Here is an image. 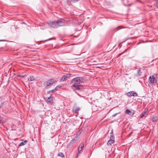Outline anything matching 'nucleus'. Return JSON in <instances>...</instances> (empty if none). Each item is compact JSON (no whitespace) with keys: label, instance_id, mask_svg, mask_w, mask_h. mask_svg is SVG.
Here are the masks:
<instances>
[{"label":"nucleus","instance_id":"1","mask_svg":"<svg viewBox=\"0 0 158 158\" xmlns=\"http://www.w3.org/2000/svg\"><path fill=\"white\" fill-rule=\"evenodd\" d=\"M84 79L82 77H77L73 79L72 80V82L74 84L72 85V87L74 90H81L83 89V86L80 85V84L83 82Z\"/></svg>","mask_w":158,"mask_h":158},{"label":"nucleus","instance_id":"2","mask_svg":"<svg viewBox=\"0 0 158 158\" xmlns=\"http://www.w3.org/2000/svg\"><path fill=\"white\" fill-rule=\"evenodd\" d=\"M49 25L52 27H56L62 26L64 25V23L60 20H58L53 22H50L48 23Z\"/></svg>","mask_w":158,"mask_h":158},{"label":"nucleus","instance_id":"3","mask_svg":"<svg viewBox=\"0 0 158 158\" xmlns=\"http://www.w3.org/2000/svg\"><path fill=\"white\" fill-rule=\"evenodd\" d=\"M127 95L129 97L132 96L137 97L138 96V94L134 91H131L126 93Z\"/></svg>","mask_w":158,"mask_h":158},{"label":"nucleus","instance_id":"4","mask_svg":"<svg viewBox=\"0 0 158 158\" xmlns=\"http://www.w3.org/2000/svg\"><path fill=\"white\" fill-rule=\"evenodd\" d=\"M142 72L141 71V68H139L137 71V73L134 75L135 78H142Z\"/></svg>","mask_w":158,"mask_h":158},{"label":"nucleus","instance_id":"5","mask_svg":"<svg viewBox=\"0 0 158 158\" xmlns=\"http://www.w3.org/2000/svg\"><path fill=\"white\" fill-rule=\"evenodd\" d=\"M54 81V80L53 79H50L46 81L44 83V85H45V86L47 88L48 86L52 85Z\"/></svg>","mask_w":158,"mask_h":158},{"label":"nucleus","instance_id":"6","mask_svg":"<svg viewBox=\"0 0 158 158\" xmlns=\"http://www.w3.org/2000/svg\"><path fill=\"white\" fill-rule=\"evenodd\" d=\"M71 75V74L70 73L66 74L62 77V78L61 79V81H64L67 80L70 77Z\"/></svg>","mask_w":158,"mask_h":158},{"label":"nucleus","instance_id":"7","mask_svg":"<svg viewBox=\"0 0 158 158\" xmlns=\"http://www.w3.org/2000/svg\"><path fill=\"white\" fill-rule=\"evenodd\" d=\"M84 147V144L83 143H82L80 145L78 149L77 157L79 156V155L81 151H82Z\"/></svg>","mask_w":158,"mask_h":158},{"label":"nucleus","instance_id":"8","mask_svg":"<svg viewBox=\"0 0 158 158\" xmlns=\"http://www.w3.org/2000/svg\"><path fill=\"white\" fill-rule=\"evenodd\" d=\"M149 79L151 83H155L157 82V80H156L155 77L153 75L150 76L149 77Z\"/></svg>","mask_w":158,"mask_h":158},{"label":"nucleus","instance_id":"9","mask_svg":"<svg viewBox=\"0 0 158 158\" xmlns=\"http://www.w3.org/2000/svg\"><path fill=\"white\" fill-rule=\"evenodd\" d=\"M78 139V137L77 136H75L71 140V141L69 143V145L70 146L73 144L75 143Z\"/></svg>","mask_w":158,"mask_h":158},{"label":"nucleus","instance_id":"10","mask_svg":"<svg viewBox=\"0 0 158 158\" xmlns=\"http://www.w3.org/2000/svg\"><path fill=\"white\" fill-rule=\"evenodd\" d=\"M73 110L74 113L78 114L79 111L80 110V109L79 107H73Z\"/></svg>","mask_w":158,"mask_h":158},{"label":"nucleus","instance_id":"11","mask_svg":"<svg viewBox=\"0 0 158 158\" xmlns=\"http://www.w3.org/2000/svg\"><path fill=\"white\" fill-rule=\"evenodd\" d=\"M48 102L50 103L51 104H53V101L52 98V97L51 96V95L47 99Z\"/></svg>","mask_w":158,"mask_h":158},{"label":"nucleus","instance_id":"12","mask_svg":"<svg viewBox=\"0 0 158 158\" xmlns=\"http://www.w3.org/2000/svg\"><path fill=\"white\" fill-rule=\"evenodd\" d=\"M114 142V139H112L110 138V139L108 141L107 143L108 145H111L112 143H113Z\"/></svg>","mask_w":158,"mask_h":158},{"label":"nucleus","instance_id":"13","mask_svg":"<svg viewBox=\"0 0 158 158\" xmlns=\"http://www.w3.org/2000/svg\"><path fill=\"white\" fill-rule=\"evenodd\" d=\"M126 113L130 115H132L134 114V113H132L128 109L126 110Z\"/></svg>","mask_w":158,"mask_h":158},{"label":"nucleus","instance_id":"14","mask_svg":"<svg viewBox=\"0 0 158 158\" xmlns=\"http://www.w3.org/2000/svg\"><path fill=\"white\" fill-rule=\"evenodd\" d=\"M27 140H25L23 142H21V143H20L19 146H23L24 145H25L26 143L27 142Z\"/></svg>","mask_w":158,"mask_h":158},{"label":"nucleus","instance_id":"15","mask_svg":"<svg viewBox=\"0 0 158 158\" xmlns=\"http://www.w3.org/2000/svg\"><path fill=\"white\" fill-rule=\"evenodd\" d=\"M157 117H153L152 119V121L153 122H155L157 121Z\"/></svg>","mask_w":158,"mask_h":158},{"label":"nucleus","instance_id":"16","mask_svg":"<svg viewBox=\"0 0 158 158\" xmlns=\"http://www.w3.org/2000/svg\"><path fill=\"white\" fill-rule=\"evenodd\" d=\"M58 156H59L62 157H64V154H63V153L62 152H60L58 154Z\"/></svg>","mask_w":158,"mask_h":158},{"label":"nucleus","instance_id":"17","mask_svg":"<svg viewBox=\"0 0 158 158\" xmlns=\"http://www.w3.org/2000/svg\"><path fill=\"white\" fill-rule=\"evenodd\" d=\"M110 138L112 139H114V135L113 133H110Z\"/></svg>","mask_w":158,"mask_h":158},{"label":"nucleus","instance_id":"18","mask_svg":"<svg viewBox=\"0 0 158 158\" xmlns=\"http://www.w3.org/2000/svg\"><path fill=\"white\" fill-rule=\"evenodd\" d=\"M73 2V0H68L67 3L69 4H70L71 3Z\"/></svg>","mask_w":158,"mask_h":158},{"label":"nucleus","instance_id":"19","mask_svg":"<svg viewBox=\"0 0 158 158\" xmlns=\"http://www.w3.org/2000/svg\"><path fill=\"white\" fill-rule=\"evenodd\" d=\"M146 114V112H144L143 114H142L140 118H142Z\"/></svg>","mask_w":158,"mask_h":158},{"label":"nucleus","instance_id":"20","mask_svg":"<svg viewBox=\"0 0 158 158\" xmlns=\"http://www.w3.org/2000/svg\"><path fill=\"white\" fill-rule=\"evenodd\" d=\"M30 80L31 81H32L34 80L35 78L33 76H31L30 77Z\"/></svg>","mask_w":158,"mask_h":158},{"label":"nucleus","instance_id":"21","mask_svg":"<svg viewBox=\"0 0 158 158\" xmlns=\"http://www.w3.org/2000/svg\"><path fill=\"white\" fill-rule=\"evenodd\" d=\"M54 91V90L53 89L52 90H51L48 91L47 92V94H49L51 93L52 92Z\"/></svg>","mask_w":158,"mask_h":158},{"label":"nucleus","instance_id":"22","mask_svg":"<svg viewBox=\"0 0 158 158\" xmlns=\"http://www.w3.org/2000/svg\"><path fill=\"white\" fill-rule=\"evenodd\" d=\"M2 118L0 116V124L2 123Z\"/></svg>","mask_w":158,"mask_h":158},{"label":"nucleus","instance_id":"23","mask_svg":"<svg viewBox=\"0 0 158 158\" xmlns=\"http://www.w3.org/2000/svg\"><path fill=\"white\" fill-rule=\"evenodd\" d=\"M58 87H59V85L57 86L54 89H53L54 90V91H56L57 90Z\"/></svg>","mask_w":158,"mask_h":158},{"label":"nucleus","instance_id":"24","mask_svg":"<svg viewBox=\"0 0 158 158\" xmlns=\"http://www.w3.org/2000/svg\"><path fill=\"white\" fill-rule=\"evenodd\" d=\"M4 47H1L0 48V52H1V51H2L3 50Z\"/></svg>","mask_w":158,"mask_h":158},{"label":"nucleus","instance_id":"25","mask_svg":"<svg viewBox=\"0 0 158 158\" xmlns=\"http://www.w3.org/2000/svg\"><path fill=\"white\" fill-rule=\"evenodd\" d=\"M118 114V113H115V114H113V115H112V116H113V117H115V116H116V115Z\"/></svg>","mask_w":158,"mask_h":158},{"label":"nucleus","instance_id":"26","mask_svg":"<svg viewBox=\"0 0 158 158\" xmlns=\"http://www.w3.org/2000/svg\"><path fill=\"white\" fill-rule=\"evenodd\" d=\"M19 76L21 77H24V76L22 75H19Z\"/></svg>","mask_w":158,"mask_h":158},{"label":"nucleus","instance_id":"27","mask_svg":"<svg viewBox=\"0 0 158 158\" xmlns=\"http://www.w3.org/2000/svg\"><path fill=\"white\" fill-rule=\"evenodd\" d=\"M156 6L158 8V2H157L156 4Z\"/></svg>","mask_w":158,"mask_h":158},{"label":"nucleus","instance_id":"28","mask_svg":"<svg viewBox=\"0 0 158 158\" xmlns=\"http://www.w3.org/2000/svg\"><path fill=\"white\" fill-rule=\"evenodd\" d=\"M52 39V38L49 39L48 40H45L44 41H47L49 40H50V39Z\"/></svg>","mask_w":158,"mask_h":158},{"label":"nucleus","instance_id":"29","mask_svg":"<svg viewBox=\"0 0 158 158\" xmlns=\"http://www.w3.org/2000/svg\"><path fill=\"white\" fill-rule=\"evenodd\" d=\"M5 41V40H0V41Z\"/></svg>","mask_w":158,"mask_h":158},{"label":"nucleus","instance_id":"30","mask_svg":"<svg viewBox=\"0 0 158 158\" xmlns=\"http://www.w3.org/2000/svg\"><path fill=\"white\" fill-rule=\"evenodd\" d=\"M60 88V86L59 85V87H58L57 88Z\"/></svg>","mask_w":158,"mask_h":158},{"label":"nucleus","instance_id":"31","mask_svg":"<svg viewBox=\"0 0 158 158\" xmlns=\"http://www.w3.org/2000/svg\"><path fill=\"white\" fill-rule=\"evenodd\" d=\"M113 133V130L111 131V133Z\"/></svg>","mask_w":158,"mask_h":158},{"label":"nucleus","instance_id":"32","mask_svg":"<svg viewBox=\"0 0 158 158\" xmlns=\"http://www.w3.org/2000/svg\"><path fill=\"white\" fill-rule=\"evenodd\" d=\"M124 28V27H121L120 29H121V28Z\"/></svg>","mask_w":158,"mask_h":158},{"label":"nucleus","instance_id":"33","mask_svg":"<svg viewBox=\"0 0 158 158\" xmlns=\"http://www.w3.org/2000/svg\"><path fill=\"white\" fill-rule=\"evenodd\" d=\"M126 50H125V51L123 52V53L125 51H126Z\"/></svg>","mask_w":158,"mask_h":158}]
</instances>
